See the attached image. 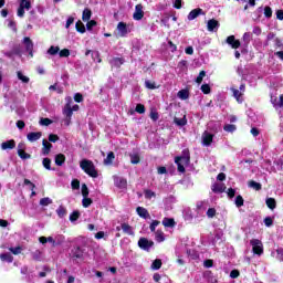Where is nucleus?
<instances>
[{"mask_svg": "<svg viewBox=\"0 0 283 283\" xmlns=\"http://www.w3.org/2000/svg\"><path fill=\"white\" fill-rule=\"evenodd\" d=\"M65 103L66 104L64 105L62 114L66 118V125H70V122L72 120V115L74 114V112H78L80 107L77 104L72 106V103H73L72 96H66Z\"/></svg>", "mask_w": 283, "mask_h": 283, "instance_id": "f257e3e1", "label": "nucleus"}, {"mask_svg": "<svg viewBox=\"0 0 283 283\" xmlns=\"http://www.w3.org/2000/svg\"><path fill=\"white\" fill-rule=\"evenodd\" d=\"M81 169H83L91 178H98V171L92 160L84 159L80 163Z\"/></svg>", "mask_w": 283, "mask_h": 283, "instance_id": "f03ea898", "label": "nucleus"}, {"mask_svg": "<svg viewBox=\"0 0 283 283\" xmlns=\"http://www.w3.org/2000/svg\"><path fill=\"white\" fill-rule=\"evenodd\" d=\"M189 150H184L182 156L175 158V163L180 174H185V167L189 166Z\"/></svg>", "mask_w": 283, "mask_h": 283, "instance_id": "7ed1b4c3", "label": "nucleus"}, {"mask_svg": "<svg viewBox=\"0 0 283 283\" xmlns=\"http://www.w3.org/2000/svg\"><path fill=\"white\" fill-rule=\"evenodd\" d=\"M32 8V1L30 0H19V8L17 10V17L23 19L25 17V10H30Z\"/></svg>", "mask_w": 283, "mask_h": 283, "instance_id": "20e7f679", "label": "nucleus"}, {"mask_svg": "<svg viewBox=\"0 0 283 283\" xmlns=\"http://www.w3.org/2000/svg\"><path fill=\"white\" fill-rule=\"evenodd\" d=\"M245 90L247 87L244 86V84H241L239 88H235L234 86L230 88L237 103H244V97L242 96H244Z\"/></svg>", "mask_w": 283, "mask_h": 283, "instance_id": "39448f33", "label": "nucleus"}, {"mask_svg": "<svg viewBox=\"0 0 283 283\" xmlns=\"http://www.w3.org/2000/svg\"><path fill=\"white\" fill-rule=\"evenodd\" d=\"M252 251L255 253V255H262L264 253V249L262 248V241L258 239H253L250 241Z\"/></svg>", "mask_w": 283, "mask_h": 283, "instance_id": "423d86ee", "label": "nucleus"}, {"mask_svg": "<svg viewBox=\"0 0 283 283\" xmlns=\"http://www.w3.org/2000/svg\"><path fill=\"white\" fill-rule=\"evenodd\" d=\"M145 17V8L143 4H136L135 11L133 13L134 21H143V18Z\"/></svg>", "mask_w": 283, "mask_h": 283, "instance_id": "0eeeda50", "label": "nucleus"}, {"mask_svg": "<svg viewBox=\"0 0 283 283\" xmlns=\"http://www.w3.org/2000/svg\"><path fill=\"white\" fill-rule=\"evenodd\" d=\"M139 249H143V251H149L151 247H154V241L148 240L147 238H140L138 241Z\"/></svg>", "mask_w": 283, "mask_h": 283, "instance_id": "6e6552de", "label": "nucleus"}, {"mask_svg": "<svg viewBox=\"0 0 283 283\" xmlns=\"http://www.w3.org/2000/svg\"><path fill=\"white\" fill-rule=\"evenodd\" d=\"M113 180L117 189H127V179L118 176H113Z\"/></svg>", "mask_w": 283, "mask_h": 283, "instance_id": "1a4fd4ad", "label": "nucleus"}, {"mask_svg": "<svg viewBox=\"0 0 283 283\" xmlns=\"http://www.w3.org/2000/svg\"><path fill=\"white\" fill-rule=\"evenodd\" d=\"M127 24L125 22H119L117 24L116 34L117 36H127L128 34Z\"/></svg>", "mask_w": 283, "mask_h": 283, "instance_id": "9d476101", "label": "nucleus"}, {"mask_svg": "<svg viewBox=\"0 0 283 283\" xmlns=\"http://www.w3.org/2000/svg\"><path fill=\"white\" fill-rule=\"evenodd\" d=\"M200 15H205V11L200 8H197L188 13L187 19L188 21H193L195 19H198V17Z\"/></svg>", "mask_w": 283, "mask_h": 283, "instance_id": "9b49d317", "label": "nucleus"}, {"mask_svg": "<svg viewBox=\"0 0 283 283\" xmlns=\"http://www.w3.org/2000/svg\"><path fill=\"white\" fill-rule=\"evenodd\" d=\"M202 145L209 147L213 143V134L205 132L201 136Z\"/></svg>", "mask_w": 283, "mask_h": 283, "instance_id": "f8f14e48", "label": "nucleus"}, {"mask_svg": "<svg viewBox=\"0 0 283 283\" xmlns=\"http://www.w3.org/2000/svg\"><path fill=\"white\" fill-rule=\"evenodd\" d=\"M226 43L232 48V50H238L240 48V40H235V35H229Z\"/></svg>", "mask_w": 283, "mask_h": 283, "instance_id": "ddd939ff", "label": "nucleus"}, {"mask_svg": "<svg viewBox=\"0 0 283 283\" xmlns=\"http://www.w3.org/2000/svg\"><path fill=\"white\" fill-rule=\"evenodd\" d=\"M15 147H17V142H14V139H10L1 144L2 151H6L8 149H14Z\"/></svg>", "mask_w": 283, "mask_h": 283, "instance_id": "4468645a", "label": "nucleus"}, {"mask_svg": "<svg viewBox=\"0 0 283 283\" xmlns=\"http://www.w3.org/2000/svg\"><path fill=\"white\" fill-rule=\"evenodd\" d=\"M42 136L43 134L41 132L29 133L27 135V139L29 140V143H36V140L41 139Z\"/></svg>", "mask_w": 283, "mask_h": 283, "instance_id": "2eb2a0df", "label": "nucleus"}, {"mask_svg": "<svg viewBox=\"0 0 283 283\" xmlns=\"http://www.w3.org/2000/svg\"><path fill=\"white\" fill-rule=\"evenodd\" d=\"M208 32H213V30H218L220 28V22L216 19H211L207 23Z\"/></svg>", "mask_w": 283, "mask_h": 283, "instance_id": "dca6fc26", "label": "nucleus"}, {"mask_svg": "<svg viewBox=\"0 0 283 283\" xmlns=\"http://www.w3.org/2000/svg\"><path fill=\"white\" fill-rule=\"evenodd\" d=\"M51 149H52V144H50V142H48L46 139H43L42 140V154H43V156L50 155Z\"/></svg>", "mask_w": 283, "mask_h": 283, "instance_id": "f3484780", "label": "nucleus"}, {"mask_svg": "<svg viewBox=\"0 0 283 283\" xmlns=\"http://www.w3.org/2000/svg\"><path fill=\"white\" fill-rule=\"evenodd\" d=\"M23 44L27 48V52H30V55L32 56V50H34V43L32 42V40L27 36L23 39Z\"/></svg>", "mask_w": 283, "mask_h": 283, "instance_id": "a211bd4d", "label": "nucleus"}, {"mask_svg": "<svg viewBox=\"0 0 283 283\" xmlns=\"http://www.w3.org/2000/svg\"><path fill=\"white\" fill-rule=\"evenodd\" d=\"M136 213L139 216V218H144V220H147L149 218V211H147L144 207H137Z\"/></svg>", "mask_w": 283, "mask_h": 283, "instance_id": "6ab92c4d", "label": "nucleus"}, {"mask_svg": "<svg viewBox=\"0 0 283 283\" xmlns=\"http://www.w3.org/2000/svg\"><path fill=\"white\" fill-rule=\"evenodd\" d=\"M224 189H227V187L222 182H216L212 185V191L214 193H222Z\"/></svg>", "mask_w": 283, "mask_h": 283, "instance_id": "aec40b11", "label": "nucleus"}, {"mask_svg": "<svg viewBox=\"0 0 283 283\" xmlns=\"http://www.w3.org/2000/svg\"><path fill=\"white\" fill-rule=\"evenodd\" d=\"M59 52H61V48L51 45L49 48V50L46 51V54H49V56H56V54H59Z\"/></svg>", "mask_w": 283, "mask_h": 283, "instance_id": "412c9836", "label": "nucleus"}, {"mask_svg": "<svg viewBox=\"0 0 283 283\" xmlns=\"http://www.w3.org/2000/svg\"><path fill=\"white\" fill-rule=\"evenodd\" d=\"M115 158H116V156L114 155V153L109 151L107 154L106 158L104 159V165H106V166L112 165V163H114Z\"/></svg>", "mask_w": 283, "mask_h": 283, "instance_id": "4be33fe9", "label": "nucleus"}, {"mask_svg": "<svg viewBox=\"0 0 283 283\" xmlns=\"http://www.w3.org/2000/svg\"><path fill=\"white\" fill-rule=\"evenodd\" d=\"M0 260H1V262L12 263L14 258L10 253H2V254H0Z\"/></svg>", "mask_w": 283, "mask_h": 283, "instance_id": "5701e85b", "label": "nucleus"}, {"mask_svg": "<svg viewBox=\"0 0 283 283\" xmlns=\"http://www.w3.org/2000/svg\"><path fill=\"white\" fill-rule=\"evenodd\" d=\"M92 19V10L90 9H84L82 13V21L87 22Z\"/></svg>", "mask_w": 283, "mask_h": 283, "instance_id": "b1692460", "label": "nucleus"}, {"mask_svg": "<svg viewBox=\"0 0 283 283\" xmlns=\"http://www.w3.org/2000/svg\"><path fill=\"white\" fill-rule=\"evenodd\" d=\"M155 240L156 242H165V232H163V230H157L155 232Z\"/></svg>", "mask_w": 283, "mask_h": 283, "instance_id": "393cba45", "label": "nucleus"}, {"mask_svg": "<svg viewBox=\"0 0 283 283\" xmlns=\"http://www.w3.org/2000/svg\"><path fill=\"white\" fill-rule=\"evenodd\" d=\"M178 98H180V101H187V98H189V91L188 90H181L177 93Z\"/></svg>", "mask_w": 283, "mask_h": 283, "instance_id": "a878e982", "label": "nucleus"}, {"mask_svg": "<svg viewBox=\"0 0 283 283\" xmlns=\"http://www.w3.org/2000/svg\"><path fill=\"white\" fill-rule=\"evenodd\" d=\"M17 76H18L19 81H21V83H30V77L27 76L25 74H23V72H21V71L17 72Z\"/></svg>", "mask_w": 283, "mask_h": 283, "instance_id": "bb28decb", "label": "nucleus"}, {"mask_svg": "<svg viewBox=\"0 0 283 283\" xmlns=\"http://www.w3.org/2000/svg\"><path fill=\"white\" fill-rule=\"evenodd\" d=\"M163 224H164V227L174 228V227H176V221L171 218H165L163 220Z\"/></svg>", "mask_w": 283, "mask_h": 283, "instance_id": "cd10ccee", "label": "nucleus"}, {"mask_svg": "<svg viewBox=\"0 0 283 283\" xmlns=\"http://www.w3.org/2000/svg\"><path fill=\"white\" fill-rule=\"evenodd\" d=\"M56 214L59 216V218H65L67 216V209H65V207L60 206L56 209Z\"/></svg>", "mask_w": 283, "mask_h": 283, "instance_id": "c85d7f7f", "label": "nucleus"}, {"mask_svg": "<svg viewBox=\"0 0 283 283\" xmlns=\"http://www.w3.org/2000/svg\"><path fill=\"white\" fill-rule=\"evenodd\" d=\"M174 123L179 127H185V125H187V117L185 116L182 118L175 117Z\"/></svg>", "mask_w": 283, "mask_h": 283, "instance_id": "c756f323", "label": "nucleus"}, {"mask_svg": "<svg viewBox=\"0 0 283 283\" xmlns=\"http://www.w3.org/2000/svg\"><path fill=\"white\" fill-rule=\"evenodd\" d=\"M265 205H266V207H269L272 211H273V209H275V207H277V203H276L275 199H273V198H268V199L265 200Z\"/></svg>", "mask_w": 283, "mask_h": 283, "instance_id": "7c9ffc66", "label": "nucleus"}, {"mask_svg": "<svg viewBox=\"0 0 283 283\" xmlns=\"http://www.w3.org/2000/svg\"><path fill=\"white\" fill-rule=\"evenodd\" d=\"M75 29L80 34H85V24L81 20H78L75 24Z\"/></svg>", "mask_w": 283, "mask_h": 283, "instance_id": "2f4dec72", "label": "nucleus"}, {"mask_svg": "<svg viewBox=\"0 0 283 283\" xmlns=\"http://www.w3.org/2000/svg\"><path fill=\"white\" fill-rule=\"evenodd\" d=\"M248 186L251 188V189H255V191H260V189H262V185L258 181H249L248 182Z\"/></svg>", "mask_w": 283, "mask_h": 283, "instance_id": "473e14b6", "label": "nucleus"}, {"mask_svg": "<svg viewBox=\"0 0 283 283\" xmlns=\"http://www.w3.org/2000/svg\"><path fill=\"white\" fill-rule=\"evenodd\" d=\"M63 163H65V155L63 154H59L55 156V165H57V167H61V165H63Z\"/></svg>", "mask_w": 283, "mask_h": 283, "instance_id": "72a5a7b5", "label": "nucleus"}, {"mask_svg": "<svg viewBox=\"0 0 283 283\" xmlns=\"http://www.w3.org/2000/svg\"><path fill=\"white\" fill-rule=\"evenodd\" d=\"M160 266H163V261H160L159 259H156L151 265H150V269L153 271H158V269H160Z\"/></svg>", "mask_w": 283, "mask_h": 283, "instance_id": "f704fd0d", "label": "nucleus"}, {"mask_svg": "<svg viewBox=\"0 0 283 283\" xmlns=\"http://www.w3.org/2000/svg\"><path fill=\"white\" fill-rule=\"evenodd\" d=\"M42 165L44 167V169H48V171H51L52 170V160L50 158H44L42 160Z\"/></svg>", "mask_w": 283, "mask_h": 283, "instance_id": "c9c22d12", "label": "nucleus"}, {"mask_svg": "<svg viewBox=\"0 0 283 283\" xmlns=\"http://www.w3.org/2000/svg\"><path fill=\"white\" fill-rule=\"evenodd\" d=\"M224 132H228L229 134H233V132H235L238 129V127L233 124H227L223 127Z\"/></svg>", "mask_w": 283, "mask_h": 283, "instance_id": "e433bc0d", "label": "nucleus"}, {"mask_svg": "<svg viewBox=\"0 0 283 283\" xmlns=\"http://www.w3.org/2000/svg\"><path fill=\"white\" fill-rule=\"evenodd\" d=\"M18 156L22 158V160H29V158H32V156L25 153V150H18Z\"/></svg>", "mask_w": 283, "mask_h": 283, "instance_id": "4c0bfd02", "label": "nucleus"}, {"mask_svg": "<svg viewBox=\"0 0 283 283\" xmlns=\"http://www.w3.org/2000/svg\"><path fill=\"white\" fill-rule=\"evenodd\" d=\"M82 206L84 207V209H87V207H91L92 206V198L83 197Z\"/></svg>", "mask_w": 283, "mask_h": 283, "instance_id": "58836bf2", "label": "nucleus"}, {"mask_svg": "<svg viewBox=\"0 0 283 283\" xmlns=\"http://www.w3.org/2000/svg\"><path fill=\"white\" fill-rule=\"evenodd\" d=\"M130 163L132 165H138V163H140V156H138V154H132Z\"/></svg>", "mask_w": 283, "mask_h": 283, "instance_id": "ea45409f", "label": "nucleus"}, {"mask_svg": "<svg viewBox=\"0 0 283 283\" xmlns=\"http://www.w3.org/2000/svg\"><path fill=\"white\" fill-rule=\"evenodd\" d=\"M60 59H67L70 56V50L69 49H62L59 51Z\"/></svg>", "mask_w": 283, "mask_h": 283, "instance_id": "a19ab883", "label": "nucleus"}, {"mask_svg": "<svg viewBox=\"0 0 283 283\" xmlns=\"http://www.w3.org/2000/svg\"><path fill=\"white\" fill-rule=\"evenodd\" d=\"M81 192L83 198H87V196H90V189L87 188V185L85 184L82 185Z\"/></svg>", "mask_w": 283, "mask_h": 283, "instance_id": "79ce46f5", "label": "nucleus"}, {"mask_svg": "<svg viewBox=\"0 0 283 283\" xmlns=\"http://www.w3.org/2000/svg\"><path fill=\"white\" fill-rule=\"evenodd\" d=\"M78 218H81V212H78V211H74L70 214V220L72 222H76V220H78Z\"/></svg>", "mask_w": 283, "mask_h": 283, "instance_id": "37998d69", "label": "nucleus"}, {"mask_svg": "<svg viewBox=\"0 0 283 283\" xmlns=\"http://www.w3.org/2000/svg\"><path fill=\"white\" fill-rule=\"evenodd\" d=\"M40 205H41V207H48L49 205H52V199H50V198H42L41 200H40Z\"/></svg>", "mask_w": 283, "mask_h": 283, "instance_id": "c03bdc74", "label": "nucleus"}, {"mask_svg": "<svg viewBox=\"0 0 283 283\" xmlns=\"http://www.w3.org/2000/svg\"><path fill=\"white\" fill-rule=\"evenodd\" d=\"M144 196L147 200H151V198H156V192L151 191V190H146L144 192Z\"/></svg>", "mask_w": 283, "mask_h": 283, "instance_id": "a18cd8bd", "label": "nucleus"}, {"mask_svg": "<svg viewBox=\"0 0 283 283\" xmlns=\"http://www.w3.org/2000/svg\"><path fill=\"white\" fill-rule=\"evenodd\" d=\"M264 17H266V19H271L273 17V10L271 9V7L264 8Z\"/></svg>", "mask_w": 283, "mask_h": 283, "instance_id": "49530a36", "label": "nucleus"}, {"mask_svg": "<svg viewBox=\"0 0 283 283\" xmlns=\"http://www.w3.org/2000/svg\"><path fill=\"white\" fill-rule=\"evenodd\" d=\"M234 202H235V207H243L244 206V199L242 198V196H237Z\"/></svg>", "mask_w": 283, "mask_h": 283, "instance_id": "de8ad7c7", "label": "nucleus"}, {"mask_svg": "<svg viewBox=\"0 0 283 283\" xmlns=\"http://www.w3.org/2000/svg\"><path fill=\"white\" fill-rule=\"evenodd\" d=\"M145 86L147 87V90H156V82H151V81H146L145 82Z\"/></svg>", "mask_w": 283, "mask_h": 283, "instance_id": "09e8293b", "label": "nucleus"}, {"mask_svg": "<svg viewBox=\"0 0 283 283\" xmlns=\"http://www.w3.org/2000/svg\"><path fill=\"white\" fill-rule=\"evenodd\" d=\"M205 76H207V73L205 71H201L196 78V83H198V84L202 83Z\"/></svg>", "mask_w": 283, "mask_h": 283, "instance_id": "8fccbe9b", "label": "nucleus"}, {"mask_svg": "<svg viewBox=\"0 0 283 283\" xmlns=\"http://www.w3.org/2000/svg\"><path fill=\"white\" fill-rule=\"evenodd\" d=\"M201 92H203L205 94H211V86H209V84H202Z\"/></svg>", "mask_w": 283, "mask_h": 283, "instance_id": "3c124183", "label": "nucleus"}, {"mask_svg": "<svg viewBox=\"0 0 283 283\" xmlns=\"http://www.w3.org/2000/svg\"><path fill=\"white\" fill-rule=\"evenodd\" d=\"M9 251L13 254V255H19L21 254V247H17V248H9Z\"/></svg>", "mask_w": 283, "mask_h": 283, "instance_id": "603ef678", "label": "nucleus"}, {"mask_svg": "<svg viewBox=\"0 0 283 283\" xmlns=\"http://www.w3.org/2000/svg\"><path fill=\"white\" fill-rule=\"evenodd\" d=\"M122 230L124 231V233H128L129 235H132V227H129V224L123 223Z\"/></svg>", "mask_w": 283, "mask_h": 283, "instance_id": "864d4df0", "label": "nucleus"}, {"mask_svg": "<svg viewBox=\"0 0 283 283\" xmlns=\"http://www.w3.org/2000/svg\"><path fill=\"white\" fill-rule=\"evenodd\" d=\"M40 125H43L44 127H48L49 125H52V119L42 118V119H40Z\"/></svg>", "mask_w": 283, "mask_h": 283, "instance_id": "5fc2aeb1", "label": "nucleus"}, {"mask_svg": "<svg viewBox=\"0 0 283 283\" xmlns=\"http://www.w3.org/2000/svg\"><path fill=\"white\" fill-rule=\"evenodd\" d=\"M135 112H137V114H145V105L138 104L135 108Z\"/></svg>", "mask_w": 283, "mask_h": 283, "instance_id": "6e6d98bb", "label": "nucleus"}, {"mask_svg": "<svg viewBox=\"0 0 283 283\" xmlns=\"http://www.w3.org/2000/svg\"><path fill=\"white\" fill-rule=\"evenodd\" d=\"M71 187H72V189H80L81 188V181H78V179H74L71 182Z\"/></svg>", "mask_w": 283, "mask_h": 283, "instance_id": "4d7b16f0", "label": "nucleus"}, {"mask_svg": "<svg viewBox=\"0 0 283 283\" xmlns=\"http://www.w3.org/2000/svg\"><path fill=\"white\" fill-rule=\"evenodd\" d=\"M271 103L273 105V107H275V109H277V107H280V99H277V97H271Z\"/></svg>", "mask_w": 283, "mask_h": 283, "instance_id": "13d9d810", "label": "nucleus"}, {"mask_svg": "<svg viewBox=\"0 0 283 283\" xmlns=\"http://www.w3.org/2000/svg\"><path fill=\"white\" fill-rule=\"evenodd\" d=\"M265 227H273V218L271 217H266L264 220H263Z\"/></svg>", "mask_w": 283, "mask_h": 283, "instance_id": "bf43d9fd", "label": "nucleus"}, {"mask_svg": "<svg viewBox=\"0 0 283 283\" xmlns=\"http://www.w3.org/2000/svg\"><path fill=\"white\" fill-rule=\"evenodd\" d=\"M242 39H243L244 43H247V45H248V43H251V33L245 32L243 34Z\"/></svg>", "mask_w": 283, "mask_h": 283, "instance_id": "052dcab7", "label": "nucleus"}, {"mask_svg": "<svg viewBox=\"0 0 283 283\" xmlns=\"http://www.w3.org/2000/svg\"><path fill=\"white\" fill-rule=\"evenodd\" d=\"M208 218H216V209L214 208H209L207 211Z\"/></svg>", "mask_w": 283, "mask_h": 283, "instance_id": "680f3d73", "label": "nucleus"}, {"mask_svg": "<svg viewBox=\"0 0 283 283\" xmlns=\"http://www.w3.org/2000/svg\"><path fill=\"white\" fill-rule=\"evenodd\" d=\"M74 101H75V103H83V94L76 93L74 95Z\"/></svg>", "mask_w": 283, "mask_h": 283, "instance_id": "e2e57ef3", "label": "nucleus"}, {"mask_svg": "<svg viewBox=\"0 0 283 283\" xmlns=\"http://www.w3.org/2000/svg\"><path fill=\"white\" fill-rule=\"evenodd\" d=\"M158 224H160V221L158 220L153 221L149 227L150 231L153 232L156 231V227H158Z\"/></svg>", "mask_w": 283, "mask_h": 283, "instance_id": "0e129e2a", "label": "nucleus"}, {"mask_svg": "<svg viewBox=\"0 0 283 283\" xmlns=\"http://www.w3.org/2000/svg\"><path fill=\"white\" fill-rule=\"evenodd\" d=\"M50 143H56L59 140V136L54 134L49 135Z\"/></svg>", "mask_w": 283, "mask_h": 283, "instance_id": "69168bd1", "label": "nucleus"}, {"mask_svg": "<svg viewBox=\"0 0 283 283\" xmlns=\"http://www.w3.org/2000/svg\"><path fill=\"white\" fill-rule=\"evenodd\" d=\"M96 27V21L91 20L86 23L87 30H92V28Z\"/></svg>", "mask_w": 283, "mask_h": 283, "instance_id": "338daca9", "label": "nucleus"}, {"mask_svg": "<svg viewBox=\"0 0 283 283\" xmlns=\"http://www.w3.org/2000/svg\"><path fill=\"white\" fill-rule=\"evenodd\" d=\"M277 259L281 260V262H283V249L277 250Z\"/></svg>", "mask_w": 283, "mask_h": 283, "instance_id": "774afa93", "label": "nucleus"}]
</instances>
